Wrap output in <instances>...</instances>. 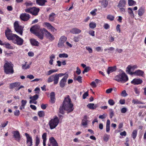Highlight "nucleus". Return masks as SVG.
Here are the masks:
<instances>
[{"instance_id":"f257e3e1","label":"nucleus","mask_w":146,"mask_h":146,"mask_svg":"<svg viewBox=\"0 0 146 146\" xmlns=\"http://www.w3.org/2000/svg\"><path fill=\"white\" fill-rule=\"evenodd\" d=\"M72 102L69 96H68L67 97L65 98L62 104L59 109L60 112L62 114L64 113V110L68 112H70L73 111L74 108Z\"/></svg>"},{"instance_id":"f03ea898","label":"nucleus","mask_w":146,"mask_h":146,"mask_svg":"<svg viewBox=\"0 0 146 146\" xmlns=\"http://www.w3.org/2000/svg\"><path fill=\"white\" fill-rule=\"evenodd\" d=\"M4 72L7 74H13L14 73L13 65L11 62H6L4 66Z\"/></svg>"},{"instance_id":"7ed1b4c3","label":"nucleus","mask_w":146,"mask_h":146,"mask_svg":"<svg viewBox=\"0 0 146 146\" xmlns=\"http://www.w3.org/2000/svg\"><path fill=\"white\" fill-rule=\"evenodd\" d=\"M115 80L118 82L124 83L127 81L128 78L125 74L123 72L116 76L115 77Z\"/></svg>"},{"instance_id":"20e7f679","label":"nucleus","mask_w":146,"mask_h":146,"mask_svg":"<svg viewBox=\"0 0 146 146\" xmlns=\"http://www.w3.org/2000/svg\"><path fill=\"white\" fill-rule=\"evenodd\" d=\"M59 123V120L58 118L56 117L53 119H52L48 122V124L51 129L55 128L58 125Z\"/></svg>"},{"instance_id":"39448f33","label":"nucleus","mask_w":146,"mask_h":146,"mask_svg":"<svg viewBox=\"0 0 146 146\" xmlns=\"http://www.w3.org/2000/svg\"><path fill=\"white\" fill-rule=\"evenodd\" d=\"M12 42L14 44L19 45H22L23 43V40L17 35H15L12 39Z\"/></svg>"},{"instance_id":"423d86ee","label":"nucleus","mask_w":146,"mask_h":146,"mask_svg":"<svg viewBox=\"0 0 146 146\" xmlns=\"http://www.w3.org/2000/svg\"><path fill=\"white\" fill-rule=\"evenodd\" d=\"M14 27L15 31L21 35H23V27L20 26L17 21H15L14 23Z\"/></svg>"},{"instance_id":"0eeeda50","label":"nucleus","mask_w":146,"mask_h":146,"mask_svg":"<svg viewBox=\"0 0 146 146\" xmlns=\"http://www.w3.org/2000/svg\"><path fill=\"white\" fill-rule=\"evenodd\" d=\"M67 37L64 36H61L59 38L58 42V46L60 48H62L64 46V43L66 40Z\"/></svg>"},{"instance_id":"6e6552de","label":"nucleus","mask_w":146,"mask_h":146,"mask_svg":"<svg viewBox=\"0 0 146 146\" xmlns=\"http://www.w3.org/2000/svg\"><path fill=\"white\" fill-rule=\"evenodd\" d=\"M138 66L137 65H129L127 68L126 69V72L129 74L133 75V71L135 69L137 68Z\"/></svg>"},{"instance_id":"1a4fd4ad","label":"nucleus","mask_w":146,"mask_h":146,"mask_svg":"<svg viewBox=\"0 0 146 146\" xmlns=\"http://www.w3.org/2000/svg\"><path fill=\"white\" fill-rule=\"evenodd\" d=\"M53 81L54 82V84H56L58 83L55 74L50 76L47 79V82L48 83L51 82Z\"/></svg>"},{"instance_id":"9d476101","label":"nucleus","mask_w":146,"mask_h":146,"mask_svg":"<svg viewBox=\"0 0 146 146\" xmlns=\"http://www.w3.org/2000/svg\"><path fill=\"white\" fill-rule=\"evenodd\" d=\"M30 31L32 33L35 34L38 32L41 31V29H40V27L39 25H36L31 28Z\"/></svg>"},{"instance_id":"9b49d317","label":"nucleus","mask_w":146,"mask_h":146,"mask_svg":"<svg viewBox=\"0 0 146 146\" xmlns=\"http://www.w3.org/2000/svg\"><path fill=\"white\" fill-rule=\"evenodd\" d=\"M5 33L7 39L9 40H11L15 35L12 33L11 30L8 29L5 30Z\"/></svg>"},{"instance_id":"f8f14e48","label":"nucleus","mask_w":146,"mask_h":146,"mask_svg":"<svg viewBox=\"0 0 146 146\" xmlns=\"http://www.w3.org/2000/svg\"><path fill=\"white\" fill-rule=\"evenodd\" d=\"M21 19L24 21H28L31 18L30 15L27 13H22L20 16Z\"/></svg>"},{"instance_id":"ddd939ff","label":"nucleus","mask_w":146,"mask_h":146,"mask_svg":"<svg viewBox=\"0 0 146 146\" xmlns=\"http://www.w3.org/2000/svg\"><path fill=\"white\" fill-rule=\"evenodd\" d=\"M26 137V143L27 146H31L33 145V139L32 137L27 133H25Z\"/></svg>"},{"instance_id":"4468645a","label":"nucleus","mask_w":146,"mask_h":146,"mask_svg":"<svg viewBox=\"0 0 146 146\" xmlns=\"http://www.w3.org/2000/svg\"><path fill=\"white\" fill-rule=\"evenodd\" d=\"M48 146H58V144L55 139L52 137H51L49 139V143Z\"/></svg>"},{"instance_id":"2eb2a0df","label":"nucleus","mask_w":146,"mask_h":146,"mask_svg":"<svg viewBox=\"0 0 146 146\" xmlns=\"http://www.w3.org/2000/svg\"><path fill=\"white\" fill-rule=\"evenodd\" d=\"M68 75L67 74L59 82L60 86L61 88L64 87L66 84L67 80L68 77Z\"/></svg>"},{"instance_id":"dca6fc26","label":"nucleus","mask_w":146,"mask_h":146,"mask_svg":"<svg viewBox=\"0 0 146 146\" xmlns=\"http://www.w3.org/2000/svg\"><path fill=\"white\" fill-rule=\"evenodd\" d=\"M43 30L45 32V34L46 37L47 38L52 41L54 40V37L52 34H51L45 29L43 28Z\"/></svg>"},{"instance_id":"f3484780","label":"nucleus","mask_w":146,"mask_h":146,"mask_svg":"<svg viewBox=\"0 0 146 146\" xmlns=\"http://www.w3.org/2000/svg\"><path fill=\"white\" fill-rule=\"evenodd\" d=\"M142 82L141 79L135 78L131 81V83L134 85H138L141 84Z\"/></svg>"},{"instance_id":"a211bd4d","label":"nucleus","mask_w":146,"mask_h":146,"mask_svg":"<svg viewBox=\"0 0 146 146\" xmlns=\"http://www.w3.org/2000/svg\"><path fill=\"white\" fill-rule=\"evenodd\" d=\"M70 32L73 34H78L80 33L81 31L77 28H73L70 31Z\"/></svg>"},{"instance_id":"6ab92c4d","label":"nucleus","mask_w":146,"mask_h":146,"mask_svg":"<svg viewBox=\"0 0 146 146\" xmlns=\"http://www.w3.org/2000/svg\"><path fill=\"white\" fill-rule=\"evenodd\" d=\"M20 84L21 83L19 82H16L11 83L9 84V88L11 89H13L15 87L19 86Z\"/></svg>"},{"instance_id":"aec40b11","label":"nucleus","mask_w":146,"mask_h":146,"mask_svg":"<svg viewBox=\"0 0 146 146\" xmlns=\"http://www.w3.org/2000/svg\"><path fill=\"white\" fill-rule=\"evenodd\" d=\"M56 17V15L54 13H51L49 15L48 20L50 21L53 22L55 20Z\"/></svg>"},{"instance_id":"412c9836","label":"nucleus","mask_w":146,"mask_h":146,"mask_svg":"<svg viewBox=\"0 0 146 146\" xmlns=\"http://www.w3.org/2000/svg\"><path fill=\"white\" fill-rule=\"evenodd\" d=\"M40 10V9L36 7H33L31 14L33 15H37Z\"/></svg>"},{"instance_id":"4be33fe9","label":"nucleus","mask_w":146,"mask_h":146,"mask_svg":"<svg viewBox=\"0 0 146 146\" xmlns=\"http://www.w3.org/2000/svg\"><path fill=\"white\" fill-rule=\"evenodd\" d=\"M88 121L87 120V117L86 116L84 117V119L82 120V124L84 127H86Z\"/></svg>"},{"instance_id":"5701e85b","label":"nucleus","mask_w":146,"mask_h":146,"mask_svg":"<svg viewBox=\"0 0 146 146\" xmlns=\"http://www.w3.org/2000/svg\"><path fill=\"white\" fill-rule=\"evenodd\" d=\"M133 75L143 76L144 74V72L140 70H138L135 71V72L133 73Z\"/></svg>"},{"instance_id":"b1692460","label":"nucleus","mask_w":146,"mask_h":146,"mask_svg":"<svg viewBox=\"0 0 146 146\" xmlns=\"http://www.w3.org/2000/svg\"><path fill=\"white\" fill-rule=\"evenodd\" d=\"M126 4V1L125 0H120L117 5L118 7H124Z\"/></svg>"},{"instance_id":"393cba45","label":"nucleus","mask_w":146,"mask_h":146,"mask_svg":"<svg viewBox=\"0 0 146 146\" xmlns=\"http://www.w3.org/2000/svg\"><path fill=\"white\" fill-rule=\"evenodd\" d=\"M116 70V67L115 66L109 67L107 71V73L109 74L110 73L115 71Z\"/></svg>"},{"instance_id":"a878e982","label":"nucleus","mask_w":146,"mask_h":146,"mask_svg":"<svg viewBox=\"0 0 146 146\" xmlns=\"http://www.w3.org/2000/svg\"><path fill=\"white\" fill-rule=\"evenodd\" d=\"M36 3L41 6H43L44 5L46 2H47L46 0H36Z\"/></svg>"},{"instance_id":"bb28decb","label":"nucleus","mask_w":146,"mask_h":146,"mask_svg":"<svg viewBox=\"0 0 146 146\" xmlns=\"http://www.w3.org/2000/svg\"><path fill=\"white\" fill-rule=\"evenodd\" d=\"M30 41L31 44L33 46H38L39 44V43L38 41L34 39H30Z\"/></svg>"},{"instance_id":"cd10ccee","label":"nucleus","mask_w":146,"mask_h":146,"mask_svg":"<svg viewBox=\"0 0 146 146\" xmlns=\"http://www.w3.org/2000/svg\"><path fill=\"white\" fill-rule=\"evenodd\" d=\"M13 136L17 140H19L20 139V135L19 132L17 131H14L13 133Z\"/></svg>"},{"instance_id":"c85d7f7f","label":"nucleus","mask_w":146,"mask_h":146,"mask_svg":"<svg viewBox=\"0 0 146 146\" xmlns=\"http://www.w3.org/2000/svg\"><path fill=\"white\" fill-rule=\"evenodd\" d=\"M100 2L102 6L104 8H106L108 4V2L106 0H102Z\"/></svg>"},{"instance_id":"c756f323","label":"nucleus","mask_w":146,"mask_h":146,"mask_svg":"<svg viewBox=\"0 0 146 146\" xmlns=\"http://www.w3.org/2000/svg\"><path fill=\"white\" fill-rule=\"evenodd\" d=\"M145 12L144 8L141 7L138 11V14L139 16H142Z\"/></svg>"},{"instance_id":"7c9ffc66","label":"nucleus","mask_w":146,"mask_h":146,"mask_svg":"<svg viewBox=\"0 0 146 146\" xmlns=\"http://www.w3.org/2000/svg\"><path fill=\"white\" fill-rule=\"evenodd\" d=\"M110 121L109 119H108L107 121L106 124V130L107 132H109L110 130Z\"/></svg>"},{"instance_id":"2f4dec72","label":"nucleus","mask_w":146,"mask_h":146,"mask_svg":"<svg viewBox=\"0 0 146 146\" xmlns=\"http://www.w3.org/2000/svg\"><path fill=\"white\" fill-rule=\"evenodd\" d=\"M38 95L37 94H35V95L31 96L30 97V99H31L30 101L31 102L34 101H36L38 98Z\"/></svg>"},{"instance_id":"473e14b6","label":"nucleus","mask_w":146,"mask_h":146,"mask_svg":"<svg viewBox=\"0 0 146 146\" xmlns=\"http://www.w3.org/2000/svg\"><path fill=\"white\" fill-rule=\"evenodd\" d=\"M87 107L90 109L93 110L96 108L97 106H94V104L90 103L87 105Z\"/></svg>"},{"instance_id":"72a5a7b5","label":"nucleus","mask_w":146,"mask_h":146,"mask_svg":"<svg viewBox=\"0 0 146 146\" xmlns=\"http://www.w3.org/2000/svg\"><path fill=\"white\" fill-rule=\"evenodd\" d=\"M128 12L131 17H134V14L131 8L129 7L128 8Z\"/></svg>"},{"instance_id":"f704fd0d","label":"nucleus","mask_w":146,"mask_h":146,"mask_svg":"<svg viewBox=\"0 0 146 146\" xmlns=\"http://www.w3.org/2000/svg\"><path fill=\"white\" fill-rule=\"evenodd\" d=\"M96 23L93 21L90 22L89 24L90 28L92 29H94L96 27Z\"/></svg>"},{"instance_id":"c9c22d12","label":"nucleus","mask_w":146,"mask_h":146,"mask_svg":"<svg viewBox=\"0 0 146 146\" xmlns=\"http://www.w3.org/2000/svg\"><path fill=\"white\" fill-rule=\"evenodd\" d=\"M35 34L40 39L42 40L43 39V34L42 33H40V32H38L35 33Z\"/></svg>"},{"instance_id":"e433bc0d","label":"nucleus","mask_w":146,"mask_h":146,"mask_svg":"<svg viewBox=\"0 0 146 146\" xmlns=\"http://www.w3.org/2000/svg\"><path fill=\"white\" fill-rule=\"evenodd\" d=\"M58 71V70L56 69H52L48 71L46 74V75H49L52 74L53 73H54L57 72Z\"/></svg>"},{"instance_id":"4c0bfd02","label":"nucleus","mask_w":146,"mask_h":146,"mask_svg":"<svg viewBox=\"0 0 146 146\" xmlns=\"http://www.w3.org/2000/svg\"><path fill=\"white\" fill-rule=\"evenodd\" d=\"M136 4V2L133 0H128V4L129 6L134 5Z\"/></svg>"},{"instance_id":"58836bf2","label":"nucleus","mask_w":146,"mask_h":146,"mask_svg":"<svg viewBox=\"0 0 146 146\" xmlns=\"http://www.w3.org/2000/svg\"><path fill=\"white\" fill-rule=\"evenodd\" d=\"M27 62H26L25 64L22 65V69L23 70H26L29 68L30 67V65H27Z\"/></svg>"},{"instance_id":"ea45409f","label":"nucleus","mask_w":146,"mask_h":146,"mask_svg":"<svg viewBox=\"0 0 146 146\" xmlns=\"http://www.w3.org/2000/svg\"><path fill=\"white\" fill-rule=\"evenodd\" d=\"M3 45L5 47L9 49H12L13 48V47L11 46V44L8 43L4 44Z\"/></svg>"},{"instance_id":"a19ab883","label":"nucleus","mask_w":146,"mask_h":146,"mask_svg":"<svg viewBox=\"0 0 146 146\" xmlns=\"http://www.w3.org/2000/svg\"><path fill=\"white\" fill-rule=\"evenodd\" d=\"M58 56L60 58H67L68 57V55L67 54L63 53L59 54Z\"/></svg>"},{"instance_id":"79ce46f5","label":"nucleus","mask_w":146,"mask_h":146,"mask_svg":"<svg viewBox=\"0 0 146 146\" xmlns=\"http://www.w3.org/2000/svg\"><path fill=\"white\" fill-rule=\"evenodd\" d=\"M43 25L45 27H46L48 29L52 26V25L50 23L46 22L44 23Z\"/></svg>"},{"instance_id":"37998d69","label":"nucleus","mask_w":146,"mask_h":146,"mask_svg":"<svg viewBox=\"0 0 146 146\" xmlns=\"http://www.w3.org/2000/svg\"><path fill=\"white\" fill-rule=\"evenodd\" d=\"M137 131L136 130H134L132 133V136L133 139H135L137 135Z\"/></svg>"},{"instance_id":"c03bdc74","label":"nucleus","mask_w":146,"mask_h":146,"mask_svg":"<svg viewBox=\"0 0 146 146\" xmlns=\"http://www.w3.org/2000/svg\"><path fill=\"white\" fill-rule=\"evenodd\" d=\"M32 9L33 7H29L25 9V11L26 13H30L31 14Z\"/></svg>"},{"instance_id":"a18cd8bd","label":"nucleus","mask_w":146,"mask_h":146,"mask_svg":"<svg viewBox=\"0 0 146 146\" xmlns=\"http://www.w3.org/2000/svg\"><path fill=\"white\" fill-rule=\"evenodd\" d=\"M56 77L57 81H58V80L59 78V77H61L64 75H65L63 73H60L59 74H55Z\"/></svg>"},{"instance_id":"49530a36","label":"nucleus","mask_w":146,"mask_h":146,"mask_svg":"<svg viewBox=\"0 0 146 146\" xmlns=\"http://www.w3.org/2000/svg\"><path fill=\"white\" fill-rule=\"evenodd\" d=\"M114 17L111 15H109L107 16V18L111 21H112L114 20Z\"/></svg>"},{"instance_id":"de8ad7c7","label":"nucleus","mask_w":146,"mask_h":146,"mask_svg":"<svg viewBox=\"0 0 146 146\" xmlns=\"http://www.w3.org/2000/svg\"><path fill=\"white\" fill-rule=\"evenodd\" d=\"M82 77L80 76H78L77 78H76L75 77H74V79L75 80H76L78 81L80 83H81L82 80Z\"/></svg>"},{"instance_id":"09e8293b","label":"nucleus","mask_w":146,"mask_h":146,"mask_svg":"<svg viewBox=\"0 0 146 146\" xmlns=\"http://www.w3.org/2000/svg\"><path fill=\"white\" fill-rule=\"evenodd\" d=\"M38 115L40 117H43L44 115V112L43 111H40L38 112Z\"/></svg>"},{"instance_id":"8fccbe9b","label":"nucleus","mask_w":146,"mask_h":146,"mask_svg":"<svg viewBox=\"0 0 146 146\" xmlns=\"http://www.w3.org/2000/svg\"><path fill=\"white\" fill-rule=\"evenodd\" d=\"M108 103L111 106L113 105L115 103L114 101L112 99H109L108 101Z\"/></svg>"},{"instance_id":"3c124183","label":"nucleus","mask_w":146,"mask_h":146,"mask_svg":"<svg viewBox=\"0 0 146 146\" xmlns=\"http://www.w3.org/2000/svg\"><path fill=\"white\" fill-rule=\"evenodd\" d=\"M97 10L96 9H94L90 12V13L92 15L95 16L96 14V12H97Z\"/></svg>"},{"instance_id":"603ef678","label":"nucleus","mask_w":146,"mask_h":146,"mask_svg":"<svg viewBox=\"0 0 146 146\" xmlns=\"http://www.w3.org/2000/svg\"><path fill=\"white\" fill-rule=\"evenodd\" d=\"M25 5L26 6H32L33 4V3L31 1L26 2L25 3Z\"/></svg>"},{"instance_id":"864d4df0","label":"nucleus","mask_w":146,"mask_h":146,"mask_svg":"<svg viewBox=\"0 0 146 146\" xmlns=\"http://www.w3.org/2000/svg\"><path fill=\"white\" fill-rule=\"evenodd\" d=\"M40 143V139L38 137H36L35 146H38Z\"/></svg>"},{"instance_id":"5fc2aeb1","label":"nucleus","mask_w":146,"mask_h":146,"mask_svg":"<svg viewBox=\"0 0 146 146\" xmlns=\"http://www.w3.org/2000/svg\"><path fill=\"white\" fill-rule=\"evenodd\" d=\"M121 95L123 97H125L127 96V94L126 93V91L125 90H124L122 91Z\"/></svg>"},{"instance_id":"6e6d98bb","label":"nucleus","mask_w":146,"mask_h":146,"mask_svg":"<svg viewBox=\"0 0 146 146\" xmlns=\"http://www.w3.org/2000/svg\"><path fill=\"white\" fill-rule=\"evenodd\" d=\"M73 40L75 42H78L79 40V37L78 36H74L73 38Z\"/></svg>"},{"instance_id":"4d7b16f0","label":"nucleus","mask_w":146,"mask_h":146,"mask_svg":"<svg viewBox=\"0 0 146 146\" xmlns=\"http://www.w3.org/2000/svg\"><path fill=\"white\" fill-rule=\"evenodd\" d=\"M107 116V114L104 113L102 115H100L99 116V118L101 119H105L106 118Z\"/></svg>"},{"instance_id":"13d9d810","label":"nucleus","mask_w":146,"mask_h":146,"mask_svg":"<svg viewBox=\"0 0 146 146\" xmlns=\"http://www.w3.org/2000/svg\"><path fill=\"white\" fill-rule=\"evenodd\" d=\"M132 103H133L134 104H140V102L138 101V100L133 99L132 100Z\"/></svg>"},{"instance_id":"bf43d9fd","label":"nucleus","mask_w":146,"mask_h":146,"mask_svg":"<svg viewBox=\"0 0 146 146\" xmlns=\"http://www.w3.org/2000/svg\"><path fill=\"white\" fill-rule=\"evenodd\" d=\"M86 48L88 50L89 53H92V49L89 46H86Z\"/></svg>"},{"instance_id":"052dcab7","label":"nucleus","mask_w":146,"mask_h":146,"mask_svg":"<svg viewBox=\"0 0 146 146\" xmlns=\"http://www.w3.org/2000/svg\"><path fill=\"white\" fill-rule=\"evenodd\" d=\"M114 48L113 47H110L107 48L105 49L104 50L105 51H107V50L112 51L114 50Z\"/></svg>"},{"instance_id":"680f3d73","label":"nucleus","mask_w":146,"mask_h":146,"mask_svg":"<svg viewBox=\"0 0 146 146\" xmlns=\"http://www.w3.org/2000/svg\"><path fill=\"white\" fill-rule=\"evenodd\" d=\"M27 103V101L26 100H22L21 101V105L25 107Z\"/></svg>"},{"instance_id":"e2e57ef3","label":"nucleus","mask_w":146,"mask_h":146,"mask_svg":"<svg viewBox=\"0 0 146 146\" xmlns=\"http://www.w3.org/2000/svg\"><path fill=\"white\" fill-rule=\"evenodd\" d=\"M134 90L135 94H137V95H139L140 93L139 90L137 88H135L134 89Z\"/></svg>"},{"instance_id":"0e129e2a","label":"nucleus","mask_w":146,"mask_h":146,"mask_svg":"<svg viewBox=\"0 0 146 146\" xmlns=\"http://www.w3.org/2000/svg\"><path fill=\"white\" fill-rule=\"evenodd\" d=\"M46 135L47 134L46 133H44L42 136V138L43 140H46Z\"/></svg>"},{"instance_id":"69168bd1","label":"nucleus","mask_w":146,"mask_h":146,"mask_svg":"<svg viewBox=\"0 0 146 146\" xmlns=\"http://www.w3.org/2000/svg\"><path fill=\"white\" fill-rule=\"evenodd\" d=\"M104 27L105 29H108L110 28V26L108 24L105 23L104 26Z\"/></svg>"},{"instance_id":"338daca9","label":"nucleus","mask_w":146,"mask_h":146,"mask_svg":"<svg viewBox=\"0 0 146 146\" xmlns=\"http://www.w3.org/2000/svg\"><path fill=\"white\" fill-rule=\"evenodd\" d=\"M120 25H117L116 26V30L119 33H120L121 32L120 29Z\"/></svg>"},{"instance_id":"774afa93","label":"nucleus","mask_w":146,"mask_h":146,"mask_svg":"<svg viewBox=\"0 0 146 146\" xmlns=\"http://www.w3.org/2000/svg\"><path fill=\"white\" fill-rule=\"evenodd\" d=\"M109 138V136L108 135H105L104 136V140L106 141H107L108 140V139Z\"/></svg>"}]
</instances>
